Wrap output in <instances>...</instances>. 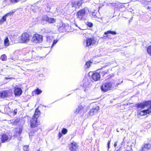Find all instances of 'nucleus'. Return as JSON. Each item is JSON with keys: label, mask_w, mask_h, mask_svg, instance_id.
<instances>
[{"label": "nucleus", "mask_w": 151, "mask_h": 151, "mask_svg": "<svg viewBox=\"0 0 151 151\" xmlns=\"http://www.w3.org/2000/svg\"><path fill=\"white\" fill-rule=\"evenodd\" d=\"M40 112V111L38 112L35 111L33 116V117L30 119V124L31 128H35L39 124V122L38 121L37 118L40 115L39 114Z\"/></svg>", "instance_id": "f257e3e1"}, {"label": "nucleus", "mask_w": 151, "mask_h": 151, "mask_svg": "<svg viewBox=\"0 0 151 151\" xmlns=\"http://www.w3.org/2000/svg\"><path fill=\"white\" fill-rule=\"evenodd\" d=\"M86 10L85 9H82L78 11L76 14L77 17L79 20H85L87 16Z\"/></svg>", "instance_id": "f03ea898"}, {"label": "nucleus", "mask_w": 151, "mask_h": 151, "mask_svg": "<svg viewBox=\"0 0 151 151\" xmlns=\"http://www.w3.org/2000/svg\"><path fill=\"white\" fill-rule=\"evenodd\" d=\"M113 88L112 83L111 82H108L103 83L101 87V90L104 92L111 90Z\"/></svg>", "instance_id": "7ed1b4c3"}, {"label": "nucleus", "mask_w": 151, "mask_h": 151, "mask_svg": "<svg viewBox=\"0 0 151 151\" xmlns=\"http://www.w3.org/2000/svg\"><path fill=\"white\" fill-rule=\"evenodd\" d=\"M151 101H144L143 102L138 103L135 105V106L137 108V109H139L140 108L142 109L145 108V106L151 104Z\"/></svg>", "instance_id": "20e7f679"}, {"label": "nucleus", "mask_w": 151, "mask_h": 151, "mask_svg": "<svg viewBox=\"0 0 151 151\" xmlns=\"http://www.w3.org/2000/svg\"><path fill=\"white\" fill-rule=\"evenodd\" d=\"M96 41L93 38H88L86 41L83 42L84 45H86V47H88L91 45H93L96 44Z\"/></svg>", "instance_id": "39448f33"}, {"label": "nucleus", "mask_w": 151, "mask_h": 151, "mask_svg": "<svg viewBox=\"0 0 151 151\" xmlns=\"http://www.w3.org/2000/svg\"><path fill=\"white\" fill-rule=\"evenodd\" d=\"M86 107L85 106L81 104H79L78 106V108L74 111V112L76 114L81 113L82 112L84 113L86 111Z\"/></svg>", "instance_id": "423d86ee"}, {"label": "nucleus", "mask_w": 151, "mask_h": 151, "mask_svg": "<svg viewBox=\"0 0 151 151\" xmlns=\"http://www.w3.org/2000/svg\"><path fill=\"white\" fill-rule=\"evenodd\" d=\"M151 113V104L150 105V107L146 110L140 111V110H137V114L138 115L144 116L147 114Z\"/></svg>", "instance_id": "0eeeda50"}, {"label": "nucleus", "mask_w": 151, "mask_h": 151, "mask_svg": "<svg viewBox=\"0 0 151 151\" xmlns=\"http://www.w3.org/2000/svg\"><path fill=\"white\" fill-rule=\"evenodd\" d=\"M42 40V36L37 34L34 35L32 38V40L36 43L40 42Z\"/></svg>", "instance_id": "6e6552de"}, {"label": "nucleus", "mask_w": 151, "mask_h": 151, "mask_svg": "<svg viewBox=\"0 0 151 151\" xmlns=\"http://www.w3.org/2000/svg\"><path fill=\"white\" fill-rule=\"evenodd\" d=\"M29 35L27 33H25L22 34L20 37V42L24 43L26 42L29 39Z\"/></svg>", "instance_id": "1a4fd4ad"}, {"label": "nucleus", "mask_w": 151, "mask_h": 151, "mask_svg": "<svg viewBox=\"0 0 151 151\" xmlns=\"http://www.w3.org/2000/svg\"><path fill=\"white\" fill-rule=\"evenodd\" d=\"M78 148V146L76 142H72L70 145V150L71 151H76Z\"/></svg>", "instance_id": "9d476101"}, {"label": "nucleus", "mask_w": 151, "mask_h": 151, "mask_svg": "<svg viewBox=\"0 0 151 151\" xmlns=\"http://www.w3.org/2000/svg\"><path fill=\"white\" fill-rule=\"evenodd\" d=\"M99 109V107L98 106H97L93 108L88 112V114L90 116H92L96 114L98 112Z\"/></svg>", "instance_id": "9b49d317"}, {"label": "nucleus", "mask_w": 151, "mask_h": 151, "mask_svg": "<svg viewBox=\"0 0 151 151\" xmlns=\"http://www.w3.org/2000/svg\"><path fill=\"white\" fill-rule=\"evenodd\" d=\"M100 77V73L97 72L93 74L91 76L92 79L95 81L99 80Z\"/></svg>", "instance_id": "f8f14e48"}, {"label": "nucleus", "mask_w": 151, "mask_h": 151, "mask_svg": "<svg viewBox=\"0 0 151 151\" xmlns=\"http://www.w3.org/2000/svg\"><path fill=\"white\" fill-rule=\"evenodd\" d=\"M22 92L21 88H17L15 89L14 94L15 96H19L22 94Z\"/></svg>", "instance_id": "ddd939ff"}, {"label": "nucleus", "mask_w": 151, "mask_h": 151, "mask_svg": "<svg viewBox=\"0 0 151 151\" xmlns=\"http://www.w3.org/2000/svg\"><path fill=\"white\" fill-rule=\"evenodd\" d=\"M151 145L149 144H146L143 145L141 149L138 150V151H147L150 148Z\"/></svg>", "instance_id": "4468645a"}, {"label": "nucleus", "mask_w": 151, "mask_h": 151, "mask_svg": "<svg viewBox=\"0 0 151 151\" xmlns=\"http://www.w3.org/2000/svg\"><path fill=\"white\" fill-rule=\"evenodd\" d=\"M9 93L7 91H0V98H4L9 96Z\"/></svg>", "instance_id": "2eb2a0df"}, {"label": "nucleus", "mask_w": 151, "mask_h": 151, "mask_svg": "<svg viewBox=\"0 0 151 151\" xmlns=\"http://www.w3.org/2000/svg\"><path fill=\"white\" fill-rule=\"evenodd\" d=\"M68 26H66L64 24H62V26H60L58 28V30L61 32H64L66 31V27Z\"/></svg>", "instance_id": "dca6fc26"}, {"label": "nucleus", "mask_w": 151, "mask_h": 151, "mask_svg": "<svg viewBox=\"0 0 151 151\" xmlns=\"http://www.w3.org/2000/svg\"><path fill=\"white\" fill-rule=\"evenodd\" d=\"M9 137L6 134H4L1 135V142L4 143L8 141Z\"/></svg>", "instance_id": "f3484780"}, {"label": "nucleus", "mask_w": 151, "mask_h": 151, "mask_svg": "<svg viewBox=\"0 0 151 151\" xmlns=\"http://www.w3.org/2000/svg\"><path fill=\"white\" fill-rule=\"evenodd\" d=\"M109 34H111L113 35H116L117 33L115 31H112L111 30L108 31L104 33V34L105 35H107Z\"/></svg>", "instance_id": "a211bd4d"}, {"label": "nucleus", "mask_w": 151, "mask_h": 151, "mask_svg": "<svg viewBox=\"0 0 151 151\" xmlns=\"http://www.w3.org/2000/svg\"><path fill=\"white\" fill-rule=\"evenodd\" d=\"M49 17L46 15H43L42 17V20L43 21H45L47 22Z\"/></svg>", "instance_id": "6ab92c4d"}, {"label": "nucleus", "mask_w": 151, "mask_h": 151, "mask_svg": "<svg viewBox=\"0 0 151 151\" xmlns=\"http://www.w3.org/2000/svg\"><path fill=\"white\" fill-rule=\"evenodd\" d=\"M56 21L55 19L53 18L49 17L47 23L50 24H52L55 23Z\"/></svg>", "instance_id": "aec40b11"}, {"label": "nucleus", "mask_w": 151, "mask_h": 151, "mask_svg": "<svg viewBox=\"0 0 151 151\" xmlns=\"http://www.w3.org/2000/svg\"><path fill=\"white\" fill-rule=\"evenodd\" d=\"M4 43V45L6 47L8 46L9 45V40L8 37H6L5 39Z\"/></svg>", "instance_id": "412c9836"}, {"label": "nucleus", "mask_w": 151, "mask_h": 151, "mask_svg": "<svg viewBox=\"0 0 151 151\" xmlns=\"http://www.w3.org/2000/svg\"><path fill=\"white\" fill-rule=\"evenodd\" d=\"M53 40L52 36H49L47 37V41L48 43L51 42Z\"/></svg>", "instance_id": "4be33fe9"}, {"label": "nucleus", "mask_w": 151, "mask_h": 151, "mask_svg": "<svg viewBox=\"0 0 151 151\" xmlns=\"http://www.w3.org/2000/svg\"><path fill=\"white\" fill-rule=\"evenodd\" d=\"M42 92V91L39 89L38 88H37L35 90V91H33L32 92V93L33 92H35L37 94L39 95Z\"/></svg>", "instance_id": "5701e85b"}, {"label": "nucleus", "mask_w": 151, "mask_h": 151, "mask_svg": "<svg viewBox=\"0 0 151 151\" xmlns=\"http://www.w3.org/2000/svg\"><path fill=\"white\" fill-rule=\"evenodd\" d=\"M6 20V18L5 16H3L2 18L0 19V24H1L3 23V22L5 21Z\"/></svg>", "instance_id": "b1692460"}, {"label": "nucleus", "mask_w": 151, "mask_h": 151, "mask_svg": "<svg viewBox=\"0 0 151 151\" xmlns=\"http://www.w3.org/2000/svg\"><path fill=\"white\" fill-rule=\"evenodd\" d=\"M0 59L2 60L5 61L7 59L6 56L5 54L1 56Z\"/></svg>", "instance_id": "393cba45"}, {"label": "nucleus", "mask_w": 151, "mask_h": 151, "mask_svg": "<svg viewBox=\"0 0 151 151\" xmlns=\"http://www.w3.org/2000/svg\"><path fill=\"white\" fill-rule=\"evenodd\" d=\"M71 5L72 7H73L77 8V7H78V5H77V4L76 1L72 2V3Z\"/></svg>", "instance_id": "a878e982"}, {"label": "nucleus", "mask_w": 151, "mask_h": 151, "mask_svg": "<svg viewBox=\"0 0 151 151\" xmlns=\"http://www.w3.org/2000/svg\"><path fill=\"white\" fill-rule=\"evenodd\" d=\"M76 1L77 4V5H78V8L82 5L83 2V0L79 1Z\"/></svg>", "instance_id": "bb28decb"}, {"label": "nucleus", "mask_w": 151, "mask_h": 151, "mask_svg": "<svg viewBox=\"0 0 151 151\" xmlns=\"http://www.w3.org/2000/svg\"><path fill=\"white\" fill-rule=\"evenodd\" d=\"M19 121V119L17 118L15 119L13 122H12V123L14 125H17Z\"/></svg>", "instance_id": "cd10ccee"}, {"label": "nucleus", "mask_w": 151, "mask_h": 151, "mask_svg": "<svg viewBox=\"0 0 151 151\" xmlns=\"http://www.w3.org/2000/svg\"><path fill=\"white\" fill-rule=\"evenodd\" d=\"M91 63V61H87L86 63L85 66L86 68H89L90 66Z\"/></svg>", "instance_id": "c85d7f7f"}, {"label": "nucleus", "mask_w": 151, "mask_h": 151, "mask_svg": "<svg viewBox=\"0 0 151 151\" xmlns=\"http://www.w3.org/2000/svg\"><path fill=\"white\" fill-rule=\"evenodd\" d=\"M147 52L151 55V45L148 47L147 49Z\"/></svg>", "instance_id": "c756f323"}, {"label": "nucleus", "mask_w": 151, "mask_h": 151, "mask_svg": "<svg viewBox=\"0 0 151 151\" xmlns=\"http://www.w3.org/2000/svg\"><path fill=\"white\" fill-rule=\"evenodd\" d=\"M58 42V40H53L52 44L51 46V48H52Z\"/></svg>", "instance_id": "7c9ffc66"}, {"label": "nucleus", "mask_w": 151, "mask_h": 151, "mask_svg": "<svg viewBox=\"0 0 151 151\" xmlns=\"http://www.w3.org/2000/svg\"><path fill=\"white\" fill-rule=\"evenodd\" d=\"M67 132V129L65 128H63L62 131V133L63 134H65Z\"/></svg>", "instance_id": "2f4dec72"}, {"label": "nucleus", "mask_w": 151, "mask_h": 151, "mask_svg": "<svg viewBox=\"0 0 151 151\" xmlns=\"http://www.w3.org/2000/svg\"><path fill=\"white\" fill-rule=\"evenodd\" d=\"M14 12H9L7 14H6L5 15H4V16H5V17L6 18V17L9 16H11L13 14Z\"/></svg>", "instance_id": "473e14b6"}, {"label": "nucleus", "mask_w": 151, "mask_h": 151, "mask_svg": "<svg viewBox=\"0 0 151 151\" xmlns=\"http://www.w3.org/2000/svg\"><path fill=\"white\" fill-rule=\"evenodd\" d=\"M28 146L26 145L24 147L23 150L24 151H28Z\"/></svg>", "instance_id": "72a5a7b5"}, {"label": "nucleus", "mask_w": 151, "mask_h": 151, "mask_svg": "<svg viewBox=\"0 0 151 151\" xmlns=\"http://www.w3.org/2000/svg\"><path fill=\"white\" fill-rule=\"evenodd\" d=\"M99 73H100V75L101 76H103L106 73L105 71H100Z\"/></svg>", "instance_id": "f704fd0d"}, {"label": "nucleus", "mask_w": 151, "mask_h": 151, "mask_svg": "<svg viewBox=\"0 0 151 151\" xmlns=\"http://www.w3.org/2000/svg\"><path fill=\"white\" fill-rule=\"evenodd\" d=\"M139 1H140L142 3L147 4L149 1L144 0H140Z\"/></svg>", "instance_id": "c9c22d12"}, {"label": "nucleus", "mask_w": 151, "mask_h": 151, "mask_svg": "<svg viewBox=\"0 0 151 151\" xmlns=\"http://www.w3.org/2000/svg\"><path fill=\"white\" fill-rule=\"evenodd\" d=\"M18 130H17V133L18 134H19L22 132V128H19Z\"/></svg>", "instance_id": "e433bc0d"}, {"label": "nucleus", "mask_w": 151, "mask_h": 151, "mask_svg": "<svg viewBox=\"0 0 151 151\" xmlns=\"http://www.w3.org/2000/svg\"><path fill=\"white\" fill-rule=\"evenodd\" d=\"M91 16L92 17L95 18H96L97 17L96 16V14L94 12L92 13Z\"/></svg>", "instance_id": "4c0bfd02"}, {"label": "nucleus", "mask_w": 151, "mask_h": 151, "mask_svg": "<svg viewBox=\"0 0 151 151\" xmlns=\"http://www.w3.org/2000/svg\"><path fill=\"white\" fill-rule=\"evenodd\" d=\"M87 25L89 27H93V24L91 22H89L88 23Z\"/></svg>", "instance_id": "58836bf2"}, {"label": "nucleus", "mask_w": 151, "mask_h": 151, "mask_svg": "<svg viewBox=\"0 0 151 151\" xmlns=\"http://www.w3.org/2000/svg\"><path fill=\"white\" fill-rule=\"evenodd\" d=\"M11 1L13 3H17L19 1V0H11Z\"/></svg>", "instance_id": "ea45409f"}, {"label": "nucleus", "mask_w": 151, "mask_h": 151, "mask_svg": "<svg viewBox=\"0 0 151 151\" xmlns=\"http://www.w3.org/2000/svg\"><path fill=\"white\" fill-rule=\"evenodd\" d=\"M17 113V109H16L14 110V111L13 112V114L14 115L16 114Z\"/></svg>", "instance_id": "a19ab883"}, {"label": "nucleus", "mask_w": 151, "mask_h": 151, "mask_svg": "<svg viewBox=\"0 0 151 151\" xmlns=\"http://www.w3.org/2000/svg\"><path fill=\"white\" fill-rule=\"evenodd\" d=\"M110 141H109V142L107 143L108 149H109V148L110 147Z\"/></svg>", "instance_id": "79ce46f5"}, {"label": "nucleus", "mask_w": 151, "mask_h": 151, "mask_svg": "<svg viewBox=\"0 0 151 151\" xmlns=\"http://www.w3.org/2000/svg\"><path fill=\"white\" fill-rule=\"evenodd\" d=\"M58 135L60 138L62 135V134L60 132L59 133Z\"/></svg>", "instance_id": "37998d69"}, {"label": "nucleus", "mask_w": 151, "mask_h": 151, "mask_svg": "<svg viewBox=\"0 0 151 151\" xmlns=\"http://www.w3.org/2000/svg\"><path fill=\"white\" fill-rule=\"evenodd\" d=\"M114 76V75H109L108 76V78H111L112 76Z\"/></svg>", "instance_id": "c03bdc74"}, {"label": "nucleus", "mask_w": 151, "mask_h": 151, "mask_svg": "<svg viewBox=\"0 0 151 151\" xmlns=\"http://www.w3.org/2000/svg\"><path fill=\"white\" fill-rule=\"evenodd\" d=\"M117 142H115L114 144V146L115 147H116V146H117Z\"/></svg>", "instance_id": "a18cd8bd"}, {"label": "nucleus", "mask_w": 151, "mask_h": 151, "mask_svg": "<svg viewBox=\"0 0 151 151\" xmlns=\"http://www.w3.org/2000/svg\"><path fill=\"white\" fill-rule=\"evenodd\" d=\"M147 9H149L150 10H151V7L148 6L147 8Z\"/></svg>", "instance_id": "49530a36"}, {"label": "nucleus", "mask_w": 151, "mask_h": 151, "mask_svg": "<svg viewBox=\"0 0 151 151\" xmlns=\"http://www.w3.org/2000/svg\"><path fill=\"white\" fill-rule=\"evenodd\" d=\"M27 0H21V2H22L25 1Z\"/></svg>", "instance_id": "de8ad7c7"}, {"label": "nucleus", "mask_w": 151, "mask_h": 151, "mask_svg": "<svg viewBox=\"0 0 151 151\" xmlns=\"http://www.w3.org/2000/svg\"><path fill=\"white\" fill-rule=\"evenodd\" d=\"M10 78H8V77H6L5 78V79H10Z\"/></svg>", "instance_id": "09e8293b"}, {"label": "nucleus", "mask_w": 151, "mask_h": 151, "mask_svg": "<svg viewBox=\"0 0 151 151\" xmlns=\"http://www.w3.org/2000/svg\"><path fill=\"white\" fill-rule=\"evenodd\" d=\"M74 24L76 26V27H78V26H77V24H76V23H75Z\"/></svg>", "instance_id": "8fccbe9b"}, {"label": "nucleus", "mask_w": 151, "mask_h": 151, "mask_svg": "<svg viewBox=\"0 0 151 151\" xmlns=\"http://www.w3.org/2000/svg\"><path fill=\"white\" fill-rule=\"evenodd\" d=\"M116 151H120V149H119L118 150H116Z\"/></svg>", "instance_id": "3c124183"}, {"label": "nucleus", "mask_w": 151, "mask_h": 151, "mask_svg": "<svg viewBox=\"0 0 151 151\" xmlns=\"http://www.w3.org/2000/svg\"><path fill=\"white\" fill-rule=\"evenodd\" d=\"M116 132H119L117 129H116Z\"/></svg>", "instance_id": "603ef678"}, {"label": "nucleus", "mask_w": 151, "mask_h": 151, "mask_svg": "<svg viewBox=\"0 0 151 151\" xmlns=\"http://www.w3.org/2000/svg\"><path fill=\"white\" fill-rule=\"evenodd\" d=\"M37 151H40V149H39L37 150Z\"/></svg>", "instance_id": "864d4df0"}, {"label": "nucleus", "mask_w": 151, "mask_h": 151, "mask_svg": "<svg viewBox=\"0 0 151 151\" xmlns=\"http://www.w3.org/2000/svg\"><path fill=\"white\" fill-rule=\"evenodd\" d=\"M83 85L84 86H86V84H85V83H84V84H83Z\"/></svg>", "instance_id": "5fc2aeb1"}, {"label": "nucleus", "mask_w": 151, "mask_h": 151, "mask_svg": "<svg viewBox=\"0 0 151 151\" xmlns=\"http://www.w3.org/2000/svg\"><path fill=\"white\" fill-rule=\"evenodd\" d=\"M50 8H49V9L48 10H47L48 11H50Z\"/></svg>", "instance_id": "6e6d98bb"}, {"label": "nucleus", "mask_w": 151, "mask_h": 151, "mask_svg": "<svg viewBox=\"0 0 151 151\" xmlns=\"http://www.w3.org/2000/svg\"><path fill=\"white\" fill-rule=\"evenodd\" d=\"M123 128H122V129H121V130H123Z\"/></svg>", "instance_id": "4d7b16f0"}, {"label": "nucleus", "mask_w": 151, "mask_h": 151, "mask_svg": "<svg viewBox=\"0 0 151 151\" xmlns=\"http://www.w3.org/2000/svg\"><path fill=\"white\" fill-rule=\"evenodd\" d=\"M11 59H12V60H13L14 59L13 58H11Z\"/></svg>", "instance_id": "13d9d810"}, {"label": "nucleus", "mask_w": 151, "mask_h": 151, "mask_svg": "<svg viewBox=\"0 0 151 151\" xmlns=\"http://www.w3.org/2000/svg\"><path fill=\"white\" fill-rule=\"evenodd\" d=\"M11 59H12V60H13L14 59L13 58H11Z\"/></svg>", "instance_id": "bf43d9fd"}]
</instances>
